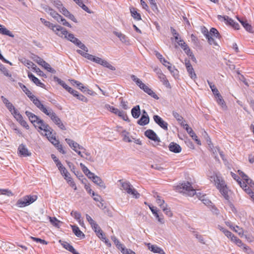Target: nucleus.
<instances>
[{
  "label": "nucleus",
  "mask_w": 254,
  "mask_h": 254,
  "mask_svg": "<svg viewBox=\"0 0 254 254\" xmlns=\"http://www.w3.org/2000/svg\"><path fill=\"white\" fill-rule=\"evenodd\" d=\"M217 17H218V19L220 20L226 21L227 24H229V25H230L231 26H233V25L235 22L232 19L229 18V16H222L220 15H218Z\"/></svg>",
  "instance_id": "32"
},
{
  "label": "nucleus",
  "mask_w": 254,
  "mask_h": 254,
  "mask_svg": "<svg viewBox=\"0 0 254 254\" xmlns=\"http://www.w3.org/2000/svg\"><path fill=\"white\" fill-rule=\"evenodd\" d=\"M38 126L37 127H38L41 130H44L46 132V135L51 134L52 129L51 127L46 123L44 122V121L41 119L38 121V123L36 124Z\"/></svg>",
  "instance_id": "11"
},
{
  "label": "nucleus",
  "mask_w": 254,
  "mask_h": 254,
  "mask_svg": "<svg viewBox=\"0 0 254 254\" xmlns=\"http://www.w3.org/2000/svg\"><path fill=\"white\" fill-rule=\"evenodd\" d=\"M232 230L234 231L235 232L237 233L239 236L241 237L244 235V230L242 228H240L238 226H236L235 227H233Z\"/></svg>",
  "instance_id": "55"
},
{
  "label": "nucleus",
  "mask_w": 254,
  "mask_h": 254,
  "mask_svg": "<svg viewBox=\"0 0 254 254\" xmlns=\"http://www.w3.org/2000/svg\"><path fill=\"white\" fill-rule=\"evenodd\" d=\"M18 84L23 91L29 98L30 100L38 109L43 105L41 101L22 83H18Z\"/></svg>",
  "instance_id": "5"
},
{
  "label": "nucleus",
  "mask_w": 254,
  "mask_h": 254,
  "mask_svg": "<svg viewBox=\"0 0 254 254\" xmlns=\"http://www.w3.org/2000/svg\"><path fill=\"white\" fill-rule=\"evenodd\" d=\"M101 65H103L104 67H107L108 68H109L112 70H116V68L114 66H113L112 65L110 64L107 61H106L104 60H102V61L101 63Z\"/></svg>",
  "instance_id": "44"
},
{
  "label": "nucleus",
  "mask_w": 254,
  "mask_h": 254,
  "mask_svg": "<svg viewBox=\"0 0 254 254\" xmlns=\"http://www.w3.org/2000/svg\"><path fill=\"white\" fill-rule=\"evenodd\" d=\"M7 109L11 112L14 118H16V110L13 105L9 102L7 105H6Z\"/></svg>",
  "instance_id": "43"
},
{
  "label": "nucleus",
  "mask_w": 254,
  "mask_h": 254,
  "mask_svg": "<svg viewBox=\"0 0 254 254\" xmlns=\"http://www.w3.org/2000/svg\"><path fill=\"white\" fill-rule=\"evenodd\" d=\"M119 182L121 183L122 187L128 194L132 195L135 198H138L140 197V194L133 187V186L128 182H123L120 180Z\"/></svg>",
  "instance_id": "3"
},
{
  "label": "nucleus",
  "mask_w": 254,
  "mask_h": 254,
  "mask_svg": "<svg viewBox=\"0 0 254 254\" xmlns=\"http://www.w3.org/2000/svg\"><path fill=\"white\" fill-rule=\"evenodd\" d=\"M178 43L187 55L191 52L189 47L183 40H180L178 41Z\"/></svg>",
  "instance_id": "27"
},
{
  "label": "nucleus",
  "mask_w": 254,
  "mask_h": 254,
  "mask_svg": "<svg viewBox=\"0 0 254 254\" xmlns=\"http://www.w3.org/2000/svg\"><path fill=\"white\" fill-rule=\"evenodd\" d=\"M47 135H49L48 139L55 146L57 145H58V143L60 142L58 140H57L55 136H54L53 135L51 134H48Z\"/></svg>",
  "instance_id": "52"
},
{
  "label": "nucleus",
  "mask_w": 254,
  "mask_h": 254,
  "mask_svg": "<svg viewBox=\"0 0 254 254\" xmlns=\"http://www.w3.org/2000/svg\"><path fill=\"white\" fill-rule=\"evenodd\" d=\"M33 60L35 62H36L39 65L42 66L43 67H44L46 69H47L48 71L51 72V73H55L56 70L52 68L50 66V65L46 62L42 58L35 56L34 58H33Z\"/></svg>",
  "instance_id": "10"
},
{
  "label": "nucleus",
  "mask_w": 254,
  "mask_h": 254,
  "mask_svg": "<svg viewBox=\"0 0 254 254\" xmlns=\"http://www.w3.org/2000/svg\"><path fill=\"white\" fill-rule=\"evenodd\" d=\"M217 103L222 107L225 106V102L219 92L215 95Z\"/></svg>",
  "instance_id": "37"
},
{
  "label": "nucleus",
  "mask_w": 254,
  "mask_h": 254,
  "mask_svg": "<svg viewBox=\"0 0 254 254\" xmlns=\"http://www.w3.org/2000/svg\"><path fill=\"white\" fill-rule=\"evenodd\" d=\"M39 109L45 114L49 116L51 120L57 125L61 129L64 130L65 127L63 124L61 120L58 117L53 110L49 108L45 107L43 104L39 108Z\"/></svg>",
  "instance_id": "2"
},
{
  "label": "nucleus",
  "mask_w": 254,
  "mask_h": 254,
  "mask_svg": "<svg viewBox=\"0 0 254 254\" xmlns=\"http://www.w3.org/2000/svg\"><path fill=\"white\" fill-rule=\"evenodd\" d=\"M208 145L209 146V147L210 148L212 153L213 154L214 157L216 160H218L217 158V154L220 151V149L218 147H214L212 144H210V143H208Z\"/></svg>",
  "instance_id": "41"
},
{
  "label": "nucleus",
  "mask_w": 254,
  "mask_h": 254,
  "mask_svg": "<svg viewBox=\"0 0 254 254\" xmlns=\"http://www.w3.org/2000/svg\"><path fill=\"white\" fill-rule=\"evenodd\" d=\"M54 5L59 9L60 10L63 7V4L59 0H54L53 1Z\"/></svg>",
  "instance_id": "64"
},
{
  "label": "nucleus",
  "mask_w": 254,
  "mask_h": 254,
  "mask_svg": "<svg viewBox=\"0 0 254 254\" xmlns=\"http://www.w3.org/2000/svg\"><path fill=\"white\" fill-rule=\"evenodd\" d=\"M39 75L44 76L45 74L43 73L42 71L40 70V69L34 64V65L31 67Z\"/></svg>",
  "instance_id": "61"
},
{
  "label": "nucleus",
  "mask_w": 254,
  "mask_h": 254,
  "mask_svg": "<svg viewBox=\"0 0 254 254\" xmlns=\"http://www.w3.org/2000/svg\"><path fill=\"white\" fill-rule=\"evenodd\" d=\"M28 76L37 86L43 87L45 85L40 80L35 77L32 73L29 72Z\"/></svg>",
  "instance_id": "24"
},
{
  "label": "nucleus",
  "mask_w": 254,
  "mask_h": 254,
  "mask_svg": "<svg viewBox=\"0 0 254 254\" xmlns=\"http://www.w3.org/2000/svg\"><path fill=\"white\" fill-rule=\"evenodd\" d=\"M18 150L19 154L22 157H26L31 155V152L29 151L25 145L20 144L18 147Z\"/></svg>",
  "instance_id": "14"
},
{
  "label": "nucleus",
  "mask_w": 254,
  "mask_h": 254,
  "mask_svg": "<svg viewBox=\"0 0 254 254\" xmlns=\"http://www.w3.org/2000/svg\"><path fill=\"white\" fill-rule=\"evenodd\" d=\"M231 176L232 177V178L236 180L239 184L240 185L241 187H247V185L245 184V182H243V183H242L241 180H240V177L237 176L236 174H235V173H234L233 172H231Z\"/></svg>",
  "instance_id": "42"
},
{
  "label": "nucleus",
  "mask_w": 254,
  "mask_h": 254,
  "mask_svg": "<svg viewBox=\"0 0 254 254\" xmlns=\"http://www.w3.org/2000/svg\"><path fill=\"white\" fill-rule=\"evenodd\" d=\"M49 14L53 17L55 20H58V18H60V15L59 13H58L55 10H54L53 8L51 10Z\"/></svg>",
  "instance_id": "60"
},
{
  "label": "nucleus",
  "mask_w": 254,
  "mask_h": 254,
  "mask_svg": "<svg viewBox=\"0 0 254 254\" xmlns=\"http://www.w3.org/2000/svg\"><path fill=\"white\" fill-rule=\"evenodd\" d=\"M173 115L182 126H184L185 125V124H184L185 121L184 120L183 117L181 115L175 111L173 112Z\"/></svg>",
  "instance_id": "35"
},
{
  "label": "nucleus",
  "mask_w": 254,
  "mask_h": 254,
  "mask_svg": "<svg viewBox=\"0 0 254 254\" xmlns=\"http://www.w3.org/2000/svg\"><path fill=\"white\" fill-rule=\"evenodd\" d=\"M201 32L207 39L208 43L210 45H212L213 48H215L216 46L219 47L216 39L219 40L221 36L216 28H211L209 32L206 27H203L201 29Z\"/></svg>",
  "instance_id": "1"
},
{
  "label": "nucleus",
  "mask_w": 254,
  "mask_h": 254,
  "mask_svg": "<svg viewBox=\"0 0 254 254\" xmlns=\"http://www.w3.org/2000/svg\"><path fill=\"white\" fill-rule=\"evenodd\" d=\"M25 114L28 117L31 123L35 127H37V126H38L36 124L38 123V121L40 120L41 119H40L37 116L29 111H26Z\"/></svg>",
  "instance_id": "15"
},
{
  "label": "nucleus",
  "mask_w": 254,
  "mask_h": 254,
  "mask_svg": "<svg viewBox=\"0 0 254 254\" xmlns=\"http://www.w3.org/2000/svg\"><path fill=\"white\" fill-rule=\"evenodd\" d=\"M112 240L114 241V243L118 247L119 249L121 248L122 250H123V249H126L124 246L120 244L119 241L115 237H112ZM121 251L122 252V251Z\"/></svg>",
  "instance_id": "57"
},
{
  "label": "nucleus",
  "mask_w": 254,
  "mask_h": 254,
  "mask_svg": "<svg viewBox=\"0 0 254 254\" xmlns=\"http://www.w3.org/2000/svg\"><path fill=\"white\" fill-rule=\"evenodd\" d=\"M17 116H18L19 118L18 119H17V121H19V123L22 127L26 129H28L29 128V127L27 122L23 119L21 115L19 114H17Z\"/></svg>",
  "instance_id": "38"
},
{
  "label": "nucleus",
  "mask_w": 254,
  "mask_h": 254,
  "mask_svg": "<svg viewBox=\"0 0 254 254\" xmlns=\"http://www.w3.org/2000/svg\"><path fill=\"white\" fill-rule=\"evenodd\" d=\"M105 108L110 111L112 113H114L115 114L117 113L118 111V109L114 107L113 106H111L109 104H106L105 105Z\"/></svg>",
  "instance_id": "62"
},
{
  "label": "nucleus",
  "mask_w": 254,
  "mask_h": 254,
  "mask_svg": "<svg viewBox=\"0 0 254 254\" xmlns=\"http://www.w3.org/2000/svg\"><path fill=\"white\" fill-rule=\"evenodd\" d=\"M131 114L134 118H138L141 114L140 106L139 105H136L133 107L131 110Z\"/></svg>",
  "instance_id": "25"
},
{
  "label": "nucleus",
  "mask_w": 254,
  "mask_h": 254,
  "mask_svg": "<svg viewBox=\"0 0 254 254\" xmlns=\"http://www.w3.org/2000/svg\"><path fill=\"white\" fill-rule=\"evenodd\" d=\"M113 34L118 37L123 43L127 45H129V40L126 35L120 32L116 31H113Z\"/></svg>",
  "instance_id": "18"
},
{
  "label": "nucleus",
  "mask_w": 254,
  "mask_h": 254,
  "mask_svg": "<svg viewBox=\"0 0 254 254\" xmlns=\"http://www.w3.org/2000/svg\"><path fill=\"white\" fill-rule=\"evenodd\" d=\"M168 147L170 151L175 153H179L182 151V148L180 145L174 142H171Z\"/></svg>",
  "instance_id": "21"
},
{
  "label": "nucleus",
  "mask_w": 254,
  "mask_h": 254,
  "mask_svg": "<svg viewBox=\"0 0 254 254\" xmlns=\"http://www.w3.org/2000/svg\"><path fill=\"white\" fill-rule=\"evenodd\" d=\"M189 134L192 137V138L196 141L198 144H200V141L198 139L197 136L194 132L193 131L192 128L190 127L188 124H185L184 126Z\"/></svg>",
  "instance_id": "20"
},
{
  "label": "nucleus",
  "mask_w": 254,
  "mask_h": 254,
  "mask_svg": "<svg viewBox=\"0 0 254 254\" xmlns=\"http://www.w3.org/2000/svg\"><path fill=\"white\" fill-rule=\"evenodd\" d=\"M141 89H142L145 92L147 93L148 95H149L150 96L153 97V98L155 99H158L159 97L155 94V92L152 90L151 89L149 88L147 85H146L145 84H144L140 88Z\"/></svg>",
  "instance_id": "22"
},
{
  "label": "nucleus",
  "mask_w": 254,
  "mask_h": 254,
  "mask_svg": "<svg viewBox=\"0 0 254 254\" xmlns=\"http://www.w3.org/2000/svg\"><path fill=\"white\" fill-rule=\"evenodd\" d=\"M162 210L164 212L166 215L171 217L173 216V213L170 210V208L168 207V205L165 204V206L161 208Z\"/></svg>",
  "instance_id": "49"
},
{
  "label": "nucleus",
  "mask_w": 254,
  "mask_h": 254,
  "mask_svg": "<svg viewBox=\"0 0 254 254\" xmlns=\"http://www.w3.org/2000/svg\"><path fill=\"white\" fill-rule=\"evenodd\" d=\"M115 114L121 117L124 121H129L127 114L123 111H120L118 109L117 113Z\"/></svg>",
  "instance_id": "40"
},
{
  "label": "nucleus",
  "mask_w": 254,
  "mask_h": 254,
  "mask_svg": "<svg viewBox=\"0 0 254 254\" xmlns=\"http://www.w3.org/2000/svg\"><path fill=\"white\" fill-rule=\"evenodd\" d=\"M231 241L235 243V244L237 245L239 247H242L244 250L246 251H251V249L249 247L247 246L246 245L243 244L240 239H239L234 235L233 236V237H232Z\"/></svg>",
  "instance_id": "23"
},
{
  "label": "nucleus",
  "mask_w": 254,
  "mask_h": 254,
  "mask_svg": "<svg viewBox=\"0 0 254 254\" xmlns=\"http://www.w3.org/2000/svg\"><path fill=\"white\" fill-rule=\"evenodd\" d=\"M207 82L214 95L219 92L218 90L216 88L214 84H213L212 82H211L209 80H207Z\"/></svg>",
  "instance_id": "58"
},
{
  "label": "nucleus",
  "mask_w": 254,
  "mask_h": 254,
  "mask_svg": "<svg viewBox=\"0 0 254 254\" xmlns=\"http://www.w3.org/2000/svg\"><path fill=\"white\" fill-rule=\"evenodd\" d=\"M149 117H146L144 115H142L140 119L138 120L137 123L140 126H145L149 123Z\"/></svg>",
  "instance_id": "29"
},
{
  "label": "nucleus",
  "mask_w": 254,
  "mask_h": 254,
  "mask_svg": "<svg viewBox=\"0 0 254 254\" xmlns=\"http://www.w3.org/2000/svg\"><path fill=\"white\" fill-rule=\"evenodd\" d=\"M88 60L99 64H101V63L103 60V59L99 57H96L92 55H90Z\"/></svg>",
  "instance_id": "47"
},
{
  "label": "nucleus",
  "mask_w": 254,
  "mask_h": 254,
  "mask_svg": "<svg viewBox=\"0 0 254 254\" xmlns=\"http://www.w3.org/2000/svg\"><path fill=\"white\" fill-rule=\"evenodd\" d=\"M167 68L174 77H175L176 76H177L178 75V71L177 69H176L175 68L174 66H172L171 65H168L167 66Z\"/></svg>",
  "instance_id": "56"
},
{
  "label": "nucleus",
  "mask_w": 254,
  "mask_h": 254,
  "mask_svg": "<svg viewBox=\"0 0 254 254\" xmlns=\"http://www.w3.org/2000/svg\"><path fill=\"white\" fill-rule=\"evenodd\" d=\"M154 71L156 72V73L158 75V78L160 79V80L163 83L164 85L166 86H170V83L166 77V76L162 73V71L160 69L156 68L154 69Z\"/></svg>",
  "instance_id": "19"
},
{
  "label": "nucleus",
  "mask_w": 254,
  "mask_h": 254,
  "mask_svg": "<svg viewBox=\"0 0 254 254\" xmlns=\"http://www.w3.org/2000/svg\"><path fill=\"white\" fill-rule=\"evenodd\" d=\"M73 233L79 238H84L85 235L80 231L77 226H71Z\"/></svg>",
  "instance_id": "31"
},
{
  "label": "nucleus",
  "mask_w": 254,
  "mask_h": 254,
  "mask_svg": "<svg viewBox=\"0 0 254 254\" xmlns=\"http://www.w3.org/2000/svg\"><path fill=\"white\" fill-rule=\"evenodd\" d=\"M205 197L206 195H203L201 196H199V199H200L205 205L207 206L210 205L212 202L210 200L205 198Z\"/></svg>",
  "instance_id": "54"
},
{
  "label": "nucleus",
  "mask_w": 254,
  "mask_h": 254,
  "mask_svg": "<svg viewBox=\"0 0 254 254\" xmlns=\"http://www.w3.org/2000/svg\"><path fill=\"white\" fill-rule=\"evenodd\" d=\"M37 199V196L36 195H25L17 201V205L19 207H24L33 203Z\"/></svg>",
  "instance_id": "7"
},
{
  "label": "nucleus",
  "mask_w": 254,
  "mask_h": 254,
  "mask_svg": "<svg viewBox=\"0 0 254 254\" xmlns=\"http://www.w3.org/2000/svg\"><path fill=\"white\" fill-rule=\"evenodd\" d=\"M186 67L188 72L191 79H195L196 78V75L195 73L193 68L192 67L190 61L186 59L185 60Z\"/></svg>",
  "instance_id": "13"
},
{
  "label": "nucleus",
  "mask_w": 254,
  "mask_h": 254,
  "mask_svg": "<svg viewBox=\"0 0 254 254\" xmlns=\"http://www.w3.org/2000/svg\"><path fill=\"white\" fill-rule=\"evenodd\" d=\"M129 133L126 130H124L122 132V135L123 136V140L127 142H131V140L129 137Z\"/></svg>",
  "instance_id": "46"
},
{
  "label": "nucleus",
  "mask_w": 254,
  "mask_h": 254,
  "mask_svg": "<svg viewBox=\"0 0 254 254\" xmlns=\"http://www.w3.org/2000/svg\"><path fill=\"white\" fill-rule=\"evenodd\" d=\"M130 13H131L132 17H133V18L134 19H135L136 20H141V18L140 14L137 12V11L136 10V9L134 8H133V7L130 8Z\"/></svg>",
  "instance_id": "36"
},
{
  "label": "nucleus",
  "mask_w": 254,
  "mask_h": 254,
  "mask_svg": "<svg viewBox=\"0 0 254 254\" xmlns=\"http://www.w3.org/2000/svg\"><path fill=\"white\" fill-rule=\"evenodd\" d=\"M150 3L151 4V8L155 12H157L159 11L158 8L157 7V5L156 3L155 2L154 0H149Z\"/></svg>",
  "instance_id": "59"
},
{
  "label": "nucleus",
  "mask_w": 254,
  "mask_h": 254,
  "mask_svg": "<svg viewBox=\"0 0 254 254\" xmlns=\"http://www.w3.org/2000/svg\"><path fill=\"white\" fill-rule=\"evenodd\" d=\"M178 187L180 189H182L181 191L187 194L188 195L191 196L196 194L195 189L192 188L191 184L188 182L181 184Z\"/></svg>",
  "instance_id": "9"
},
{
  "label": "nucleus",
  "mask_w": 254,
  "mask_h": 254,
  "mask_svg": "<svg viewBox=\"0 0 254 254\" xmlns=\"http://www.w3.org/2000/svg\"><path fill=\"white\" fill-rule=\"evenodd\" d=\"M55 80L58 82L59 84L63 87L66 91H67L69 93L70 92H72V88L69 87L64 81L62 80L61 79L57 77H54Z\"/></svg>",
  "instance_id": "28"
},
{
  "label": "nucleus",
  "mask_w": 254,
  "mask_h": 254,
  "mask_svg": "<svg viewBox=\"0 0 254 254\" xmlns=\"http://www.w3.org/2000/svg\"><path fill=\"white\" fill-rule=\"evenodd\" d=\"M65 141L66 143L69 145V146L74 151H76V149H77L83 150L84 151L86 150V149L83 146L80 145L78 143L71 139L66 138Z\"/></svg>",
  "instance_id": "16"
},
{
  "label": "nucleus",
  "mask_w": 254,
  "mask_h": 254,
  "mask_svg": "<svg viewBox=\"0 0 254 254\" xmlns=\"http://www.w3.org/2000/svg\"><path fill=\"white\" fill-rule=\"evenodd\" d=\"M58 22L61 23L64 26H67L68 27H71V25L66 21V19L64 18L61 15H60V18H58V20H57Z\"/></svg>",
  "instance_id": "53"
},
{
  "label": "nucleus",
  "mask_w": 254,
  "mask_h": 254,
  "mask_svg": "<svg viewBox=\"0 0 254 254\" xmlns=\"http://www.w3.org/2000/svg\"><path fill=\"white\" fill-rule=\"evenodd\" d=\"M238 20L240 21L245 29L248 32H251L252 31V26L248 23L247 20L240 19L237 17Z\"/></svg>",
  "instance_id": "33"
},
{
  "label": "nucleus",
  "mask_w": 254,
  "mask_h": 254,
  "mask_svg": "<svg viewBox=\"0 0 254 254\" xmlns=\"http://www.w3.org/2000/svg\"><path fill=\"white\" fill-rule=\"evenodd\" d=\"M65 31L66 32V33H64V34H63V36H64L65 38L67 39L68 41L74 44L84 51H88V49L87 47H86L84 44L82 43V42L78 39L75 37L73 34L68 33L67 31L65 28Z\"/></svg>",
  "instance_id": "4"
},
{
  "label": "nucleus",
  "mask_w": 254,
  "mask_h": 254,
  "mask_svg": "<svg viewBox=\"0 0 254 254\" xmlns=\"http://www.w3.org/2000/svg\"><path fill=\"white\" fill-rule=\"evenodd\" d=\"M70 215L73 217L75 219L78 220L79 223L81 221V214L77 211H72L70 213Z\"/></svg>",
  "instance_id": "51"
},
{
  "label": "nucleus",
  "mask_w": 254,
  "mask_h": 254,
  "mask_svg": "<svg viewBox=\"0 0 254 254\" xmlns=\"http://www.w3.org/2000/svg\"><path fill=\"white\" fill-rule=\"evenodd\" d=\"M144 135L152 140L157 142L160 141V139L157 136L156 133L152 129L146 130L144 132Z\"/></svg>",
  "instance_id": "17"
},
{
  "label": "nucleus",
  "mask_w": 254,
  "mask_h": 254,
  "mask_svg": "<svg viewBox=\"0 0 254 254\" xmlns=\"http://www.w3.org/2000/svg\"><path fill=\"white\" fill-rule=\"evenodd\" d=\"M50 221L55 226L59 227V223L60 222L56 217H49Z\"/></svg>",
  "instance_id": "63"
},
{
  "label": "nucleus",
  "mask_w": 254,
  "mask_h": 254,
  "mask_svg": "<svg viewBox=\"0 0 254 254\" xmlns=\"http://www.w3.org/2000/svg\"><path fill=\"white\" fill-rule=\"evenodd\" d=\"M101 65H103L104 67H107L108 68H109L112 70H116V68L114 66H113L112 65L110 64L107 61H106L104 60H102V61L101 63Z\"/></svg>",
  "instance_id": "45"
},
{
  "label": "nucleus",
  "mask_w": 254,
  "mask_h": 254,
  "mask_svg": "<svg viewBox=\"0 0 254 254\" xmlns=\"http://www.w3.org/2000/svg\"><path fill=\"white\" fill-rule=\"evenodd\" d=\"M130 77L131 79L140 87V88L144 84V83H142V82L134 75H131Z\"/></svg>",
  "instance_id": "48"
},
{
  "label": "nucleus",
  "mask_w": 254,
  "mask_h": 254,
  "mask_svg": "<svg viewBox=\"0 0 254 254\" xmlns=\"http://www.w3.org/2000/svg\"><path fill=\"white\" fill-rule=\"evenodd\" d=\"M153 119L154 122L162 128L165 130H167L168 129V123L163 120V119L160 116L158 115H154L153 116Z\"/></svg>",
  "instance_id": "12"
},
{
  "label": "nucleus",
  "mask_w": 254,
  "mask_h": 254,
  "mask_svg": "<svg viewBox=\"0 0 254 254\" xmlns=\"http://www.w3.org/2000/svg\"><path fill=\"white\" fill-rule=\"evenodd\" d=\"M214 181L217 189H219L221 193L226 199L228 200L229 198V196L228 194V190L225 182L223 180L220 179V178L217 176H216Z\"/></svg>",
  "instance_id": "6"
},
{
  "label": "nucleus",
  "mask_w": 254,
  "mask_h": 254,
  "mask_svg": "<svg viewBox=\"0 0 254 254\" xmlns=\"http://www.w3.org/2000/svg\"><path fill=\"white\" fill-rule=\"evenodd\" d=\"M44 25L51 29L56 35L61 37H63V34H64V33H66V32L65 31L64 28L59 25H54L48 21H46L44 23Z\"/></svg>",
  "instance_id": "8"
},
{
  "label": "nucleus",
  "mask_w": 254,
  "mask_h": 254,
  "mask_svg": "<svg viewBox=\"0 0 254 254\" xmlns=\"http://www.w3.org/2000/svg\"><path fill=\"white\" fill-rule=\"evenodd\" d=\"M154 197L156 198V203L159 205V206L161 208L165 206V204H167L165 202V200L160 196L157 193H155L154 195Z\"/></svg>",
  "instance_id": "34"
},
{
  "label": "nucleus",
  "mask_w": 254,
  "mask_h": 254,
  "mask_svg": "<svg viewBox=\"0 0 254 254\" xmlns=\"http://www.w3.org/2000/svg\"><path fill=\"white\" fill-rule=\"evenodd\" d=\"M19 60L24 65L27 66L28 68L32 67L34 65V63L32 62L27 60L25 59H19Z\"/></svg>",
  "instance_id": "50"
},
{
  "label": "nucleus",
  "mask_w": 254,
  "mask_h": 254,
  "mask_svg": "<svg viewBox=\"0 0 254 254\" xmlns=\"http://www.w3.org/2000/svg\"><path fill=\"white\" fill-rule=\"evenodd\" d=\"M92 180L95 184H96L101 188L105 189V184L99 177L96 175L94 177L93 179Z\"/></svg>",
  "instance_id": "30"
},
{
  "label": "nucleus",
  "mask_w": 254,
  "mask_h": 254,
  "mask_svg": "<svg viewBox=\"0 0 254 254\" xmlns=\"http://www.w3.org/2000/svg\"><path fill=\"white\" fill-rule=\"evenodd\" d=\"M148 249L154 253H158L160 254H165L164 251L160 248L155 245H151L150 244H148Z\"/></svg>",
  "instance_id": "26"
},
{
  "label": "nucleus",
  "mask_w": 254,
  "mask_h": 254,
  "mask_svg": "<svg viewBox=\"0 0 254 254\" xmlns=\"http://www.w3.org/2000/svg\"><path fill=\"white\" fill-rule=\"evenodd\" d=\"M0 33L2 34L3 35H8L10 37H14V35L11 34L10 31L8 30L6 28H5L4 26H3L0 24Z\"/></svg>",
  "instance_id": "39"
}]
</instances>
